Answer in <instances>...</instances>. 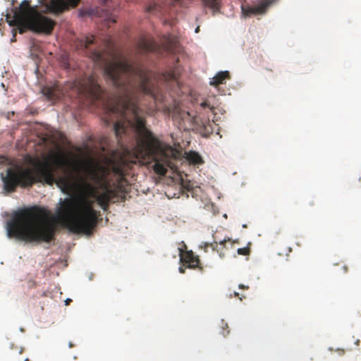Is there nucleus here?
I'll list each match as a JSON object with an SVG mask.
<instances>
[{
  "label": "nucleus",
  "instance_id": "f257e3e1",
  "mask_svg": "<svg viewBox=\"0 0 361 361\" xmlns=\"http://www.w3.org/2000/svg\"><path fill=\"white\" fill-rule=\"evenodd\" d=\"M94 42V37L90 35L76 39L74 44L78 50L85 51L88 56L103 68L106 80L116 89L117 92L112 101H106L104 90L94 74H91L81 84V92L92 101H101L107 114H114L119 118L114 123V130L121 145L124 144L123 138L133 139L130 159L126 157L130 154L127 148L123 149V155L118 159L125 160L128 164L126 171L139 159H154V171L159 176H165L171 162L166 156H162L161 160L157 158L161 149V142L147 128L146 121L142 116V110L138 106L141 94L155 97L148 72L140 63H133L126 58L117 60L109 42L106 49L87 51L89 46Z\"/></svg>",
  "mask_w": 361,
  "mask_h": 361
},
{
  "label": "nucleus",
  "instance_id": "f03ea898",
  "mask_svg": "<svg viewBox=\"0 0 361 361\" xmlns=\"http://www.w3.org/2000/svg\"><path fill=\"white\" fill-rule=\"evenodd\" d=\"M104 162V164L94 161L85 164L83 167L85 175H82L78 163L64 155L54 157L56 167L47 159L42 161L38 158H30L29 163L33 169L16 165L8 168L5 175L1 173L4 190L6 193H11L18 186L27 188L35 183H42L49 185L56 183L63 191H66L77 183L106 211L109 209V202L116 197L117 192L105 185V190L99 194L93 183L103 185L111 171L123 178L128 164L122 159L116 160L114 157H105Z\"/></svg>",
  "mask_w": 361,
  "mask_h": 361
},
{
  "label": "nucleus",
  "instance_id": "7ed1b4c3",
  "mask_svg": "<svg viewBox=\"0 0 361 361\" xmlns=\"http://www.w3.org/2000/svg\"><path fill=\"white\" fill-rule=\"evenodd\" d=\"M6 228L9 237L37 243L54 240L56 231L55 225L49 221L48 210L38 206L15 212Z\"/></svg>",
  "mask_w": 361,
  "mask_h": 361
},
{
  "label": "nucleus",
  "instance_id": "20e7f679",
  "mask_svg": "<svg viewBox=\"0 0 361 361\" xmlns=\"http://www.w3.org/2000/svg\"><path fill=\"white\" fill-rule=\"evenodd\" d=\"M44 10H39L37 7L30 5V1H21L16 6L18 1H11V13L7 14V18L12 15L11 25H16L20 33L30 30L36 33L50 35L56 22L44 16V13L59 15L71 7H76L80 1H47Z\"/></svg>",
  "mask_w": 361,
  "mask_h": 361
},
{
  "label": "nucleus",
  "instance_id": "39448f33",
  "mask_svg": "<svg viewBox=\"0 0 361 361\" xmlns=\"http://www.w3.org/2000/svg\"><path fill=\"white\" fill-rule=\"evenodd\" d=\"M58 215L71 232L90 234L97 225L99 212L93 208V202L87 198L66 199Z\"/></svg>",
  "mask_w": 361,
  "mask_h": 361
},
{
  "label": "nucleus",
  "instance_id": "423d86ee",
  "mask_svg": "<svg viewBox=\"0 0 361 361\" xmlns=\"http://www.w3.org/2000/svg\"><path fill=\"white\" fill-rule=\"evenodd\" d=\"M262 2V4L252 6H250L247 4H246V1H245L244 4H242L241 10L243 16L248 17L251 16L252 15H260L264 13L267 7L272 1Z\"/></svg>",
  "mask_w": 361,
  "mask_h": 361
},
{
  "label": "nucleus",
  "instance_id": "0eeeda50",
  "mask_svg": "<svg viewBox=\"0 0 361 361\" xmlns=\"http://www.w3.org/2000/svg\"><path fill=\"white\" fill-rule=\"evenodd\" d=\"M137 49L140 54L150 52L159 54L160 52L161 47L153 40L141 38L137 44Z\"/></svg>",
  "mask_w": 361,
  "mask_h": 361
},
{
  "label": "nucleus",
  "instance_id": "6e6552de",
  "mask_svg": "<svg viewBox=\"0 0 361 361\" xmlns=\"http://www.w3.org/2000/svg\"><path fill=\"white\" fill-rule=\"evenodd\" d=\"M180 262L188 264V268L198 267L200 270L202 267H200V259L198 256L195 255L192 250L183 252V248H178Z\"/></svg>",
  "mask_w": 361,
  "mask_h": 361
},
{
  "label": "nucleus",
  "instance_id": "1a4fd4ad",
  "mask_svg": "<svg viewBox=\"0 0 361 361\" xmlns=\"http://www.w3.org/2000/svg\"><path fill=\"white\" fill-rule=\"evenodd\" d=\"M230 79V73L228 71L219 72L210 81L209 84L214 87H218L221 84H225L226 80Z\"/></svg>",
  "mask_w": 361,
  "mask_h": 361
},
{
  "label": "nucleus",
  "instance_id": "9d476101",
  "mask_svg": "<svg viewBox=\"0 0 361 361\" xmlns=\"http://www.w3.org/2000/svg\"><path fill=\"white\" fill-rule=\"evenodd\" d=\"M220 2L221 1H202V6L206 11L209 10L214 14L219 11Z\"/></svg>",
  "mask_w": 361,
  "mask_h": 361
},
{
  "label": "nucleus",
  "instance_id": "9b49d317",
  "mask_svg": "<svg viewBox=\"0 0 361 361\" xmlns=\"http://www.w3.org/2000/svg\"><path fill=\"white\" fill-rule=\"evenodd\" d=\"M186 159L192 164H202L204 162L201 156L197 152L193 151L187 154Z\"/></svg>",
  "mask_w": 361,
  "mask_h": 361
},
{
  "label": "nucleus",
  "instance_id": "f8f14e48",
  "mask_svg": "<svg viewBox=\"0 0 361 361\" xmlns=\"http://www.w3.org/2000/svg\"><path fill=\"white\" fill-rule=\"evenodd\" d=\"M42 92L49 99H54L57 97L56 89L54 87H44Z\"/></svg>",
  "mask_w": 361,
  "mask_h": 361
},
{
  "label": "nucleus",
  "instance_id": "ddd939ff",
  "mask_svg": "<svg viewBox=\"0 0 361 361\" xmlns=\"http://www.w3.org/2000/svg\"><path fill=\"white\" fill-rule=\"evenodd\" d=\"M99 10L97 8H88L80 11L81 16H97L99 15Z\"/></svg>",
  "mask_w": 361,
  "mask_h": 361
},
{
  "label": "nucleus",
  "instance_id": "4468645a",
  "mask_svg": "<svg viewBox=\"0 0 361 361\" xmlns=\"http://www.w3.org/2000/svg\"><path fill=\"white\" fill-rule=\"evenodd\" d=\"M178 73L175 70L166 72V75H164L166 79L172 80H176L178 79Z\"/></svg>",
  "mask_w": 361,
  "mask_h": 361
},
{
  "label": "nucleus",
  "instance_id": "2eb2a0df",
  "mask_svg": "<svg viewBox=\"0 0 361 361\" xmlns=\"http://www.w3.org/2000/svg\"><path fill=\"white\" fill-rule=\"evenodd\" d=\"M237 252H238V255H247L250 254V248L249 247L238 248Z\"/></svg>",
  "mask_w": 361,
  "mask_h": 361
},
{
  "label": "nucleus",
  "instance_id": "dca6fc26",
  "mask_svg": "<svg viewBox=\"0 0 361 361\" xmlns=\"http://www.w3.org/2000/svg\"><path fill=\"white\" fill-rule=\"evenodd\" d=\"M200 105H201V106H202V108H206V107H209V108H210V109H211V111H213V110H214L213 106H210V103H209L208 101H204V102H203L202 103H201V104H200Z\"/></svg>",
  "mask_w": 361,
  "mask_h": 361
},
{
  "label": "nucleus",
  "instance_id": "f3484780",
  "mask_svg": "<svg viewBox=\"0 0 361 361\" xmlns=\"http://www.w3.org/2000/svg\"><path fill=\"white\" fill-rule=\"evenodd\" d=\"M9 163V160L7 157L4 156H0V164H7Z\"/></svg>",
  "mask_w": 361,
  "mask_h": 361
},
{
  "label": "nucleus",
  "instance_id": "a211bd4d",
  "mask_svg": "<svg viewBox=\"0 0 361 361\" xmlns=\"http://www.w3.org/2000/svg\"><path fill=\"white\" fill-rule=\"evenodd\" d=\"M105 20H106V24L108 25L109 27L110 26L111 23H114L116 22L114 18H108Z\"/></svg>",
  "mask_w": 361,
  "mask_h": 361
},
{
  "label": "nucleus",
  "instance_id": "6ab92c4d",
  "mask_svg": "<svg viewBox=\"0 0 361 361\" xmlns=\"http://www.w3.org/2000/svg\"><path fill=\"white\" fill-rule=\"evenodd\" d=\"M234 295H235V297H238V298H239V299H240V300H243V298H245V295H242V297H240V296H239V295H240V294H239V293H238V292H234Z\"/></svg>",
  "mask_w": 361,
  "mask_h": 361
},
{
  "label": "nucleus",
  "instance_id": "aec40b11",
  "mask_svg": "<svg viewBox=\"0 0 361 361\" xmlns=\"http://www.w3.org/2000/svg\"><path fill=\"white\" fill-rule=\"evenodd\" d=\"M228 327V324L226 323H224V321H221V328L223 329V330L227 329Z\"/></svg>",
  "mask_w": 361,
  "mask_h": 361
},
{
  "label": "nucleus",
  "instance_id": "412c9836",
  "mask_svg": "<svg viewBox=\"0 0 361 361\" xmlns=\"http://www.w3.org/2000/svg\"><path fill=\"white\" fill-rule=\"evenodd\" d=\"M239 288L240 289H246V290H247L249 288V286H245L243 284H240L239 285Z\"/></svg>",
  "mask_w": 361,
  "mask_h": 361
},
{
  "label": "nucleus",
  "instance_id": "4be33fe9",
  "mask_svg": "<svg viewBox=\"0 0 361 361\" xmlns=\"http://www.w3.org/2000/svg\"><path fill=\"white\" fill-rule=\"evenodd\" d=\"M71 302V299H67L66 300L65 302H66V305H68L70 304V302Z\"/></svg>",
  "mask_w": 361,
  "mask_h": 361
},
{
  "label": "nucleus",
  "instance_id": "5701e85b",
  "mask_svg": "<svg viewBox=\"0 0 361 361\" xmlns=\"http://www.w3.org/2000/svg\"><path fill=\"white\" fill-rule=\"evenodd\" d=\"M179 271L182 274L185 273V269L183 267L179 268Z\"/></svg>",
  "mask_w": 361,
  "mask_h": 361
},
{
  "label": "nucleus",
  "instance_id": "b1692460",
  "mask_svg": "<svg viewBox=\"0 0 361 361\" xmlns=\"http://www.w3.org/2000/svg\"><path fill=\"white\" fill-rule=\"evenodd\" d=\"M343 268V270H344L345 273L348 271V267L347 266L344 265Z\"/></svg>",
  "mask_w": 361,
  "mask_h": 361
},
{
  "label": "nucleus",
  "instance_id": "393cba45",
  "mask_svg": "<svg viewBox=\"0 0 361 361\" xmlns=\"http://www.w3.org/2000/svg\"><path fill=\"white\" fill-rule=\"evenodd\" d=\"M228 334H229V331H227L226 333L224 331L222 332V334L224 335V336H226Z\"/></svg>",
  "mask_w": 361,
  "mask_h": 361
},
{
  "label": "nucleus",
  "instance_id": "a878e982",
  "mask_svg": "<svg viewBox=\"0 0 361 361\" xmlns=\"http://www.w3.org/2000/svg\"><path fill=\"white\" fill-rule=\"evenodd\" d=\"M226 242V240H224L223 241L220 242V245H224Z\"/></svg>",
  "mask_w": 361,
  "mask_h": 361
},
{
  "label": "nucleus",
  "instance_id": "bb28decb",
  "mask_svg": "<svg viewBox=\"0 0 361 361\" xmlns=\"http://www.w3.org/2000/svg\"><path fill=\"white\" fill-rule=\"evenodd\" d=\"M200 30V27L197 26V28L195 29V32L197 33Z\"/></svg>",
  "mask_w": 361,
  "mask_h": 361
},
{
  "label": "nucleus",
  "instance_id": "cd10ccee",
  "mask_svg": "<svg viewBox=\"0 0 361 361\" xmlns=\"http://www.w3.org/2000/svg\"><path fill=\"white\" fill-rule=\"evenodd\" d=\"M15 37H16V34L13 35V39H11L12 42L16 40Z\"/></svg>",
  "mask_w": 361,
  "mask_h": 361
},
{
  "label": "nucleus",
  "instance_id": "c85d7f7f",
  "mask_svg": "<svg viewBox=\"0 0 361 361\" xmlns=\"http://www.w3.org/2000/svg\"><path fill=\"white\" fill-rule=\"evenodd\" d=\"M288 253L292 252V248H291V247H289L288 248Z\"/></svg>",
  "mask_w": 361,
  "mask_h": 361
},
{
  "label": "nucleus",
  "instance_id": "c756f323",
  "mask_svg": "<svg viewBox=\"0 0 361 361\" xmlns=\"http://www.w3.org/2000/svg\"><path fill=\"white\" fill-rule=\"evenodd\" d=\"M69 346H70V348H72L73 345V344L71 343H69Z\"/></svg>",
  "mask_w": 361,
  "mask_h": 361
},
{
  "label": "nucleus",
  "instance_id": "7c9ffc66",
  "mask_svg": "<svg viewBox=\"0 0 361 361\" xmlns=\"http://www.w3.org/2000/svg\"><path fill=\"white\" fill-rule=\"evenodd\" d=\"M171 47H167V49L171 50Z\"/></svg>",
  "mask_w": 361,
  "mask_h": 361
},
{
  "label": "nucleus",
  "instance_id": "2f4dec72",
  "mask_svg": "<svg viewBox=\"0 0 361 361\" xmlns=\"http://www.w3.org/2000/svg\"><path fill=\"white\" fill-rule=\"evenodd\" d=\"M25 361H29V359H28V358H26V359L25 360Z\"/></svg>",
  "mask_w": 361,
  "mask_h": 361
}]
</instances>
